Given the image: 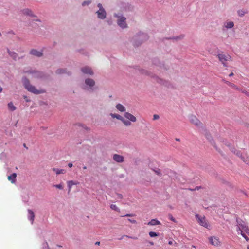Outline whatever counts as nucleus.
Returning <instances> with one entry per match:
<instances>
[{"label":"nucleus","mask_w":249,"mask_h":249,"mask_svg":"<svg viewBox=\"0 0 249 249\" xmlns=\"http://www.w3.org/2000/svg\"><path fill=\"white\" fill-rule=\"evenodd\" d=\"M23 82L25 88L29 91L34 93L35 94H39L42 92L41 91L37 90L34 86L31 85L30 84L29 81L26 78H24L23 79Z\"/></svg>","instance_id":"f257e3e1"},{"label":"nucleus","mask_w":249,"mask_h":249,"mask_svg":"<svg viewBox=\"0 0 249 249\" xmlns=\"http://www.w3.org/2000/svg\"><path fill=\"white\" fill-rule=\"evenodd\" d=\"M217 57L224 67H227V61L231 60V57L230 55L225 54L223 52L218 53Z\"/></svg>","instance_id":"f03ea898"},{"label":"nucleus","mask_w":249,"mask_h":249,"mask_svg":"<svg viewBox=\"0 0 249 249\" xmlns=\"http://www.w3.org/2000/svg\"><path fill=\"white\" fill-rule=\"evenodd\" d=\"M196 219L197 220L199 224L206 228H209L210 224L208 223L204 216H199L198 214L196 215Z\"/></svg>","instance_id":"7ed1b4c3"},{"label":"nucleus","mask_w":249,"mask_h":249,"mask_svg":"<svg viewBox=\"0 0 249 249\" xmlns=\"http://www.w3.org/2000/svg\"><path fill=\"white\" fill-rule=\"evenodd\" d=\"M115 17H118L116 14H115ZM119 18L117 21L118 25L122 28H124L127 27V24L125 22L126 18L125 17L123 16H121L120 17H118Z\"/></svg>","instance_id":"20e7f679"},{"label":"nucleus","mask_w":249,"mask_h":249,"mask_svg":"<svg viewBox=\"0 0 249 249\" xmlns=\"http://www.w3.org/2000/svg\"><path fill=\"white\" fill-rule=\"evenodd\" d=\"M231 151L233 152L235 154H236L237 156L241 158V159L242 160L245 162L246 164L249 165V158L247 157L246 159L244 158V157L242 156V154L241 153L240 151H237L234 148H232L231 149Z\"/></svg>","instance_id":"39448f33"},{"label":"nucleus","mask_w":249,"mask_h":249,"mask_svg":"<svg viewBox=\"0 0 249 249\" xmlns=\"http://www.w3.org/2000/svg\"><path fill=\"white\" fill-rule=\"evenodd\" d=\"M209 241L211 244L214 246H219L221 245V242L219 239L217 237L214 236H211L209 238Z\"/></svg>","instance_id":"423d86ee"},{"label":"nucleus","mask_w":249,"mask_h":249,"mask_svg":"<svg viewBox=\"0 0 249 249\" xmlns=\"http://www.w3.org/2000/svg\"><path fill=\"white\" fill-rule=\"evenodd\" d=\"M243 230L247 233H248L247 231H249V229L248 228L246 225L242 224H239V225H238V229H237V231L238 232L240 231L242 236L243 234H245L244 233H243Z\"/></svg>","instance_id":"0eeeda50"},{"label":"nucleus","mask_w":249,"mask_h":249,"mask_svg":"<svg viewBox=\"0 0 249 249\" xmlns=\"http://www.w3.org/2000/svg\"><path fill=\"white\" fill-rule=\"evenodd\" d=\"M96 13L98 15V18L100 19H104L106 17V12L104 9H99L98 11H97Z\"/></svg>","instance_id":"6e6552de"},{"label":"nucleus","mask_w":249,"mask_h":249,"mask_svg":"<svg viewBox=\"0 0 249 249\" xmlns=\"http://www.w3.org/2000/svg\"><path fill=\"white\" fill-rule=\"evenodd\" d=\"M113 159L114 161L118 163H122L124 161V157L118 154H114L113 156Z\"/></svg>","instance_id":"1a4fd4ad"},{"label":"nucleus","mask_w":249,"mask_h":249,"mask_svg":"<svg viewBox=\"0 0 249 249\" xmlns=\"http://www.w3.org/2000/svg\"><path fill=\"white\" fill-rule=\"evenodd\" d=\"M190 121L192 124L197 126H198L201 124L200 122L195 116H191L190 117Z\"/></svg>","instance_id":"9d476101"},{"label":"nucleus","mask_w":249,"mask_h":249,"mask_svg":"<svg viewBox=\"0 0 249 249\" xmlns=\"http://www.w3.org/2000/svg\"><path fill=\"white\" fill-rule=\"evenodd\" d=\"M21 14L24 15L29 16L30 17H35L32 10L28 8L23 9L21 10Z\"/></svg>","instance_id":"9b49d317"},{"label":"nucleus","mask_w":249,"mask_h":249,"mask_svg":"<svg viewBox=\"0 0 249 249\" xmlns=\"http://www.w3.org/2000/svg\"><path fill=\"white\" fill-rule=\"evenodd\" d=\"M30 53L32 55L38 57L42 56L43 55L42 52L38 51L36 49H32L30 52Z\"/></svg>","instance_id":"f8f14e48"},{"label":"nucleus","mask_w":249,"mask_h":249,"mask_svg":"<svg viewBox=\"0 0 249 249\" xmlns=\"http://www.w3.org/2000/svg\"><path fill=\"white\" fill-rule=\"evenodd\" d=\"M82 71L85 74L92 75L93 72L91 69L89 67H85L81 69Z\"/></svg>","instance_id":"ddd939ff"},{"label":"nucleus","mask_w":249,"mask_h":249,"mask_svg":"<svg viewBox=\"0 0 249 249\" xmlns=\"http://www.w3.org/2000/svg\"><path fill=\"white\" fill-rule=\"evenodd\" d=\"M28 219L31 221V224H33L34 222V218H35V213H34V212L32 210H30V209L28 210Z\"/></svg>","instance_id":"4468645a"},{"label":"nucleus","mask_w":249,"mask_h":249,"mask_svg":"<svg viewBox=\"0 0 249 249\" xmlns=\"http://www.w3.org/2000/svg\"><path fill=\"white\" fill-rule=\"evenodd\" d=\"M206 138L210 141L212 145H213L215 149L219 153H221V151L220 149H218L217 147L215 146V142H213L211 136L210 134L206 135Z\"/></svg>","instance_id":"2eb2a0df"},{"label":"nucleus","mask_w":249,"mask_h":249,"mask_svg":"<svg viewBox=\"0 0 249 249\" xmlns=\"http://www.w3.org/2000/svg\"><path fill=\"white\" fill-rule=\"evenodd\" d=\"M124 116L128 119V120H129L130 121L133 122H135L136 121V118L133 116L132 114L128 113V112H125L124 115Z\"/></svg>","instance_id":"dca6fc26"},{"label":"nucleus","mask_w":249,"mask_h":249,"mask_svg":"<svg viewBox=\"0 0 249 249\" xmlns=\"http://www.w3.org/2000/svg\"><path fill=\"white\" fill-rule=\"evenodd\" d=\"M8 53L9 55L15 60H16L18 57V54L13 51H11L9 50H8Z\"/></svg>","instance_id":"f3484780"},{"label":"nucleus","mask_w":249,"mask_h":249,"mask_svg":"<svg viewBox=\"0 0 249 249\" xmlns=\"http://www.w3.org/2000/svg\"><path fill=\"white\" fill-rule=\"evenodd\" d=\"M85 83L86 85L90 86V87H93L95 85V82L94 81L90 78H88L85 80Z\"/></svg>","instance_id":"a211bd4d"},{"label":"nucleus","mask_w":249,"mask_h":249,"mask_svg":"<svg viewBox=\"0 0 249 249\" xmlns=\"http://www.w3.org/2000/svg\"><path fill=\"white\" fill-rule=\"evenodd\" d=\"M148 225L154 226L161 224L160 222L156 219H152L148 224Z\"/></svg>","instance_id":"6ab92c4d"},{"label":"nucleus","mask_w":249,"mask_h":249,"mask_svg":"<svg viewBox=\"0 0 249 249\" xmlns=\"http://www.w3.org/2000/svg\"><path fill=\"white\" fill-rule=\"evenodd\" d=\"M16 173H13L11 175L8 176V179L10 181L11 183H14L16 181Z\"/></svg>","instance_id":"aec40b11"},{"label":"nucleus","mask_w":249,"mask_h":249,"mask_svg":"<svg viewBox=\"0 0 249 249\" xmlns=\"http://www.w3.org/2000/svg\"><path fill=\"white\" fill-rule=\"evenodd\" d=\"M53 171L55 172L57 175L65 174L66 173V171L64 169H59L54 168L53 169Z\"/></svg>","instance_id":"412c9836"},{"label":"nucleus","mask_w":249,"mask_h":249,"mask_svg":"<svg viewBox=\"0 0 249 249\" xmlns=\"http://www.w3.org/2000/svg\"><path fill=\"white\" fill-rule=\"evenodd\" d=\"M116 108L121 112H124L125 109L124 106L120 104H118L116 106Z\"/></svg>","instance_id":"4be33fe9"},{"label":"nucleus","mask_w":249,"mask_h":249,"mask_svg":"<svg viewBox=\"0 0 249 249\" xmlns=\"http://www.w3.org/2000/svg\"><path fill=\"white\" fill-rule=\"evenodd\" d=\"M234 26V23L232 21L227 22L225 23V27L227 28H231Z\"/></svg>","instance_id":"5701e85b"},{"label":"nucleus","mask_w":249,"mask_h":249,"mask_svg":"<svg viewBox=\"0 0 249 249\" xmlns=\"http://www.w3.org/2000/svg\"><path fill=\"white\" fill-rule=\"evenodd\" d=\"M225 83L228 85H229V86L231 87L233 89H235L238 90H240V89L235 85H234V84H232V83H231V82H230L229 81H226Z\"/></svg>","instance_id":"b1692460"},{"label":"nucleus","mask_w":249,"mask_h":249,"mask_svg":"<svg viewBox=\"0 0 249 249\" xmlns=\"http://www.w3.org/2000/svg\"><path fill=\"white\" fill-rule=\"evenodd\" d=\"M110 115L112 116V117L116 118L118 119V120H121V121H122V120L124 119V118L122 116H120V115H118V114H111Z\"/></svg>","instance_id":"393cba45"},{"label":"nucleus","mask_w":249,"mask_h":249,"mask_svg":"<svg viewBox=\"0 0 249 249\" xmlns=\"http://www.w3.org/2000/svg\"><path fill=\"white\" fill-rule=\"evenodd\" d=\"M67 184H68V186L69 187V191H70V190L71 188V187L73 185L76 184V183H74L73 181H68L67 182Z\"/></svg>","instance_id":"a878e982"},{"label":"nucleus","mask_w":249,"mask_h":249,"mask_svg":"<svg viewBox=\"0 0 249 249\" xmlns=\"http://www.w3.org/2000/svg\"><path fill=\"white\" fill-rule=\"evenodd\" d=\"M8 108L11 111H14L16 109V107L14 106L12 102L8 103Z\"/></svg>","instance_id":"bb28decb"},{"label":"nucleus","mask_w":249,"mask_h":249,"mask_svg":"<svg viewBox=\"0 0 249 249\" xmlns=\"http://www.w3.org/2000/svg\"><path fill=\"white\" fill-rule=\"evenodd\" d=\"M110 208L111 209L115 210L117 212H120L119 208L115 204H111L110 205Z\"/></svg>","instance_id":"cd10ccee"},{"label":"nucleus","mask_w":249,"mask_h":249,"mask_svg":"<svg viewBox=\"0 0 249 249\" xmlns=\"http://www.w3.org/2000/svg\"><path fill=\"white\" fill-rule=\"evenodd\" d=\"M122 122L126 126H129L131 124V122L130 121L125 120L124 118L122 120Z\"/></svg>","instance_id":"c85d7f7f"},{"label":"nucleus","mask_w":249,"mask_h":249,"mask_svg":"<svg viewBox=\"0 0 249 249\" xmlns=\"http://www.w3.org/2000/svg\"><path fill=\"white\" fill-rule=\"evenodd\" d=\"M53 186L56 187V188H58V189H59L60 190H62L64 188L63 184V183H60L59 184L54 185H53Z\"/></svg>","instance_id":"c756f323"},{"label":"nucleus","mask_w":249,"mask_h":249,"mask_svg":"<svg viewBox=\"0 0 249 249\" xmlns=\"http://www.w3.org/2000/svg\"><path fill=\"white\" fill-rule=\"evenodd\" d=\"M149 235L150 237H153L158 236L159 234L153 231H150L149 232Z\"/></svg>","instance_id":"7c9ffc66"},{"label":"nucleus","mask_w":249,"mask_h":249,"mask_svg":"<svg viewBox=\"0 0 249 249\" xmlns=\"http://www.w3.org/2000/svg\"><path fill=\"white\" fill-rule=\"evenodd\" d=\"M153 171L158 175L161 176V170L160 169H153Z\"/></svg>","instance_id":"2f4dec72"},{"label":"nucleus","mask_w":249,"mask_h":249,"mask_svg":"<svg viewBox=\"0 0 249 249\" xmlns=\"http://www.w3.org/2000/svg\"><path fill=\"white\" fill-rule=\"evenodd\" d=\"M91 2V1L90 0H87V1H84L82 5V6H84L85 5H89V4H90Z\"/></svg>","instance_id":"473e14b6"},{"label":"nucleus","mask_w":249,"mask_h":249,"mask_svg":"<svg viewBox=\"0 0 249 249\" xmlns=\"http://www.w3.org/2000/svg\"><path fill=\"white\" fill-rule=\"evenodd\" d=\"M65 70L64 69H58L56 71V73L58 74H61V73H64L65 72Z\"/></svg>","instance_id":"72a5a7b5"},{"label":"nucleus","mask_w":249,"mask_h":249,"mask_svg":"<svg viewBox=\"0 0 249 249\" xmlns=\"http://www.w3.org/2000/svg\"><path fill=\"white\" fill-rule=\"evenodd\" d=\"M124 237H127V238H132V239H137V238L135 237H132L129 236L128 235H124L123 236H122V237L121 238H120V240L123 239V238Z\"/></svg>","instance_id":"f704fd0d"},{"label":"nucleus","mask_w":249,"mask_h":249,"mask_svg":"<svg viewBox=\"0 0 249 249\" xmlns=\"http://www.w3.org/2000/svg\"><path fill=\"white\" fill-rule=\"evenodd\" d=\"M245 12L243 11H238V14L240 16H243L245 14Z\"/></svg>","instance_id":"c9c22d12"},{"label":"nucleus","mask_w":249,"mask_h":249,"mask_svg":"<svg viewBox=\"0 0 249 249\" xmlns=\"http://www.w3.org/2000/svg\"><path fill=\"white\" fill-rule=\"evenodd\" d=\"M159 118V116L158 115H157V114H154V115H153V119L154 120H157V119H158Z\"/></svg>","instance_id":"e433bc0d"},{"label":"nucleus","mask_w":249,"mask_h":249,"mask_svg":"<svg viewBox=\"0 0 249 249\" xmlns=\"http://www.w3.org/2000/svg\"><path fill=\"white\" fill-rule=\"evenodd\" d=\"M169 218L171 220H172L174 222H175V223L176 222V219L171 215H169Z\"/></svg>","instance_id":"4c0bfd02"},{"label":"nucleus","mask_w":249,"mask_h":249,"mask_svg":"<svg viewBox=\"0 0 249 249\" xmlns=\"http://www.w3.org/2000/svg\"><path fill=\"white\" fill-rule=\"evenodd\" d=\"M183 37H184V36H183V35H181V36H177L176 38H175V39L176 40H177V39H182V38H183Z\"/></svg>","instance_id":"58836bf2"},{"label":"nucleus","mask_w":249,"mask_h":249,"mask_svg":"<svg viewBox=\"0 0 249 249\" xmlns=\"http://www.w3.org/2000/svg\"><path fill=\"white\" fill-rule=\"evenodd\" d=\"M128 221H129L131 223H133V224H136V221L135 220H133V219H129Z\"/></svg>","instance_id":"ea45409f"},{"label":"nucleus","mask_w":249,"mask_h":249,"mask_svg":"<svg viewBox=\"0 0 249 249\" xmlns=\"http://www.w3.org/2000/svg\"><path fill=\"white\" fill-rule=\"evenodd\" d=\"M242 236L246 239L247 241H248L249 240V238L245 234H243Z\"/></svg>","instance_id":"a19ab883"},{"label":"nucleus","mask_w":249,"mask_h":249,"mask_svg":"<svg viewBox=\"0 0 249 249\" xmlns=\"http://www.w3.org/2000/svg\"><path fill=\"white\" fill-rule=\"evenodd\" d=\"M97 6L99 8V9H104L102 7V4L100 3H99Z\"/></svg>","instance_id":"79ce46f5"},{"label":"nucleus","mask_w":249,"mask_h":249,"mask_svg":"<svg viewBox=\"0 0 249 249\" xmlns=\"http://www.w3.org/2000/svg\"><path fill=\"white\" fill-rule=\"evenodd\" d=\"M72 165H72V163H69L68 164V166H69V167H70V168L72 167Z\"/></svg>","instance_id":"37998d69"},{"label":"nucleus","mask_w":249,"mask_h":249,"mask_svg":"<svg viewBox=\"0 0 249 249\" xmlns=\"http://www.w3.org/2000/svg\"><path fill=\"white\" fill-rule=\"evenodd\" d=\"M133 214H127L126 215H125L124 216H128V217H131V216H133Z\"/></svg>","instance_id":"c03bdc74"},{"label":"nucleus","mask_w":249,"mask_h":249,"mask_svg":"<svg viewBox=\"0 0 249 249\" xmlns=\"http://www.w3.org/2000/svg\"><path fill=\"white\" fill-rule=\"evenodd\" d=\"M200 187H196V188L195 189H190V190L191 191H193V190H198L199 189Z\"/></svg>","instance_id":"a18cd8bd"},{"label":"nucleus","mask_w":249,"mask_h":249,"mask_svg":"<svg viewBox=\"0 0 249 249\" xmlns=\"http://www.w3.org/2000/svg\"><path fill=\"white\" fill-rule=\"evenodd\" d=\"M173 241L172 240H171V241H169L168 242V244H169V245H172V244H173Z\"/></svg>","instance_id":"49530a36"},{"label":"nucleus","mask_w":249,"mask_h":249,"mask_svg":"<svg viewBox=\"0 0 249 249\" xmlns=\"http://www.w3.org/2000/svg\"><path fill=\"white\" fill-rule=\"evenodd\" d=\"M95 244L96 245H99L100 244V242L99 241H97L96 243H95Z\"/></svg>","instance_id":"de8ad7c7"},{"label":"nucleus","mask_w":249,"mask_h":249,"mask_svg":"<svg viewBox=\"0 0 249 249\" xmlns=\"http://www.w3.org/2000/svg\"><path fill=\"white\" fill-rule=\"evenodd\" d=\"M118 196L119 197H120L121 198H122V197H123V196H122V195L121 194H118Z\"/></svg>","instance_id":"09e8293b"},{"label":"nucleus","mask_w":249,"mask_h":249,"mask_svg":"<svg viewBox=\"0 0 249 249\" xmlns=\"http://www.w3.org/2000/svg\"><path fill=\"white\" fill-rule=\"evenodd\" d=\"M234 75V73L233 72H231L229 75V76H232Z\"/></svg>","instance_id":"8fccbe9b"},{"label":"nucleus","mask_w":249,"mask_h":249,"mask_svg":"<svg viewBox=\"0 0 249 249\" xmlns=\"http://www.w3.org/2000/svg\"><path fill=\"white\" fill-rule=\"evenodd\" d=\"M24 99H26V101H27V102H29V101L27 99V97H26V96H24Z\"/></svg>","instance_id":"3c124183"},{"label":"nucleus","mask_w":249,"mask_h":249,"mask_svg":"<svg viewBox=\"0 0 249 249\" xmlns=\"http://www.w3.org/2000/svg\"><path fill=\"white\" fill-rule=\"evenodd\" d=\"M246 94L247 96H249V93H248V92H246Z\"/></svg>","instance_id":"603ef678"},{"label":"nucleus","mask_w":249,"mask_h":249,"mask_svg":"<svg viewBox=\"0 0 249 249\" xmlns=\"http://www.w3.org/2000/svg\"><path fill=\"white\" fill-rule=\"evenodd\" d=\"M83 169H87V167L84 166L83 167Z\"/></svg>","instance_id":"864d4df0"},{"label":"nucleus","mask_w":249,"mask_h":249,"mask_svg":"<svg viewBox=\"0 0 249 249\" xmlns=\"http://www.w3.org/2000/svg\"><path fill=\"white\" fill-rule=\"evenodd\" d=\"M242 92H243V93H244L245 94H246V92L247 91H242Z\"/></svg>","instance_id":"5fc2aeb1"},{"label":"nucleus","mask_w":249,"mask_h":249,"mask_svg":"<svg viewBox=\"0 0 249 249\" xmlns=\"http://www.w3.org/2000/svg\"><path fill=\"white\" fill-rule=\"evenodd\" d=\"M242 92H243V93H244L245 94H246V92L247 91H242Z\"/></svg>","instance_id":"6e6d98bb"},{"label":"nucleus","mask_w":249,"mask_h":249,"mask_svg":"<svg viewBox=\"0 0 249 249\" xmlns=\"http://www.w3.org/2000/svg\"><path fill=\"white\" fill-rule=\"evenodd\" d=\"M150 244L151 245H153V242H150Z\"/></svg>","instance_id":"4d7b16f0"},{"label":"nucleus","mask_w":249,"mask_h":249,"mask_svg":"<svg viewBox=\"0 0 249 249\" xmlns=\"http://www.w3.org/2000/svg\"><path fill=\"white\" fill-rule=\"evenodd\" d=\"M2 88H1L0 89V92H1L2 91Z\"/></svg>","instance_id":"13d9d810"},{"label":"nucleus","mask_w":249,"mask_h":249,"mask_svg":"<svg viewBox=\"0 0 249 249\" xmlns=\"http://www.w3.org/2000/svg\"><path fill=\"white\" fill-rule=\"evenodd\" d=\"M248 231V234H249V231Z\"/></svg>","instance_id":"bf43d9fd"},{"label":"nucleus","mask_w":249,"mask_h":249,"mask_svg":"<svg viewBox=\"0 0 249 249\" xmlns=\"http://www.w3.org/2000/svg\"><path fill=\"white\" fill-rule=\"evenodd\" d=\"M247 249H249V246H248Z\"/></svg>","instance_id":"052dcab7"}]
</instances>
